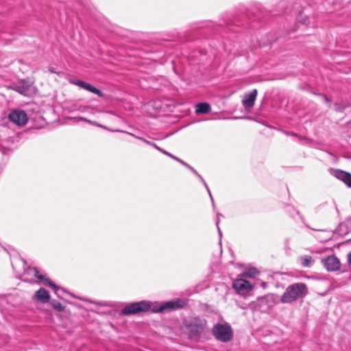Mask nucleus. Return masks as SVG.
<instances>
[{"mask_svg": "<svg viewBox=\"0 0 351 351\" xmlns=\"http://www.w3.org/2000/svg\"><path fill=\"white\" fill-rule=\"evenodd\" d=\"M13 88L20 94L25 96H29L34 92L32 83L25 80H21L14 84Z\"/></svg>", "mask_w": 351, "mask_h": 351, "instance_id": "6e6552de", "label": "nucleus"}, {"mask_svg": "<svg viewBox=\"0 0 351 351\" xmlns=\"http://www.w3.org/2000/svg\"><path fill=\"white\" fill-rule=\"evenodd\" d=\"M256 95V89H254L250 93L246 94L244 99L242 101L243 105L247 108L253 107L254 105Z\"/></svg>", "mask_w": 351, "mask_h": 351, "instance_id": "9b49d317", "label": "nucleus"}, {"mask_svg": "<svg viewBox=\"0 0 351 351\" xmlns=\"http://www.w3.org/2000/svg\"><path fill=\"white\" fill-rule=\"evenodd\" d=\"M258 274V271L256 268L253 267L245 271L243 274V276L244 277L256 278Z\"/></svg>", "mask_w": 351, "mask_h": 351, "instance_id": "dca6fc26", "label": "nucleus"}, {"mask_svg": "<svg viewBox=\"0 0 351 351\" xmlns=\"http://www.w3.org/2000/svg\"><path fill=\"white\" fill-rule=\"evenodd\" d=\"M176 161L180 162V164H182L184 167H186L187 165V164H188V163L185 162L184 161H183L182 160H181L179 158H178V160H176Z\"/></svg>", "mask_w": 351, "mask_h": 351, "instance_id": "bb28decb", "label": "nucleus"}, {"mask_svg": "<svg viewBox=\"0 0 351 351\" xmlns=\"http://www.w3.org/2000/svg\"><path fill=\"white\" fill-rule=\"evenodd\" d=\"M233 23H234L236 25H239V24L237 22H236V21H234V22H233Z\"/></svg>", "mask_w": 351, "mask_h": 351, "instance_id": "473e14b6", "label": "nucleus"}, {"mask_svg": "<svg viewBox=\"0 0 351 351\" xmlns=\"http://www.w3.org/2000/svg\"><path fill=\"white\" fill-rule=\"evenodd\" d=\"M299 260L301 265L304 267H311L314 263V261L309 255L302 256Z\"/></svg>", "mask_w": 351, "mask_h": 351, "instance_id": "4468645a", "label": "nucleus"}, {"mask_svg": "<svg viewBox=\"0 0 351 351\" xmlns=\"http://www.w3.org/2000/svg\"><path fill=\"white\" fill-rule=\"evenodd\" d=\"M51 306L53 309L58 312H62L64 311L65 307L58 301L53 300L50 302Z\"/></svg>", "mask_w": 351, "mask_h": 351, "instance_id": "f3484780", "label": "nucleus"}, {"mask_svg": "<svg viewBox=\"0 0 351 351\" xmlns=\"http://www.w3.org/2000/svg\"><path fill=\"white\" fill-rule=\"evenodd\" d=\"M343 109V108H338V107H336V110H339V111H341V110H342Z\"/></svg>", "mask_w": 351, "mask_h": 351, "instance_id": "7c9ffc66", "label": "nucleus"}, {"mask_svg": "<svg viewBox=\"0 0 351 351\" xmlns=\"http://www.w3.org/2000/svg\"><path fill=\"white\" fill-rule=\"evenodd\" d=\"M118 132H123V133H125L127 134H129L137 139H139L141 141H142L143 142H144L145 143H146L147 145H150L152 146V147H154L155 149H156L157 150H158L159 152H160L161 153L163 151V149L160 148V147H158L156 143H152L151 141H149L145 138H143V137H141V136H138L132 133H130V132H125V131H122V130H117Z\"/></svg>", "mask_w": 351, "mask_h": 351, "instance_id": "ddd939ff", "label": "nucleus"}, {"mask_svg": "<svg viewBox=\"0 0 351 351\" xmlns=\"http://www.w3.org/2000/svg\"><path fill=\"white\" fill-rule=\"evenodd\" d=\"M324 98H325V100H326V101H328V98H327L326 97H325Z\"/></svg>", "mask_w": 351, "mask_h": 351, "instance_id": "72a5a7b5", "label": "nucleus"}, {"mask_svg": "<svg viewBox=\"0 0 351 351\" xmlns=\"http://www.w3.org/2000/svg\"><path fill=\"white\" fill-rule=\"evenodd\" d=\"M331 175L341 180L348 187H351V173L340 169H330Z\"/></svg>", "mask_w": 351, "mask_h": 351, "instance_id": "1a4fd4ad", "label": "nucleus"}, {"mask_svg": "<svg viewBox=\"0 0 351 351\" xmlns=\"http://www.w3.org/2000/svg\"><path fill=\"white\" fill-rule=\"evenodd\" d=\"M297 20L302 24H308L309 23L308 18L306 16H303L301 13L299 14Z\"/></svg>", "mask_w": 351, "mask_h": 351, "instance_id": "6ab92c4d", "label": "nucleus"}, {"mask_svg": "<svg viewBox=\"0 0 351 351\" xmlns=\"http://www.w3.org/2000/svg\"><path fill=\"white\" fill-rule=\"evenodd\" d=\"M291 135L293 136H297V134H295V133H291Z\"/></svg>", "mask_w": 351, "mask_h": 351, "instance_id": "2f4dec72", "label": "nucleus"}, {"mask_svg": "<svg viewBox=\"0 0 351 351\" xmlns=\"http://www.w3.org/2000/svg\"><path fill=\"white\" fill-rule=\"evenodd\" d=\"M307 293L308 289L304 283H293L287 287L280 298V302L282 303H291L298 299L303 298Z\"/></svg>", "mask_w": 351, "mask_h": 351, "instance_id": "7ed1b4c3", "label": "nucleus"}, {"mask_svg": "<svg viewBox=\"0 0 351 351\" xmlns=\"http://www.w3.org/2000/svg\"><path fill=\"white\" fill-rule=\"evenodd\" d=\"M213 335L221 342H228L232 338V330L230 325L217 324L213 328Z\"/></svg>", "mask_w": 351, "mask_h": 351, "instance_id": "39448f33", "label": "nucleus"}, {"mask_svg": "<svg viewBox=\"0 0 351 351\" xmlns=\"http://www.w3.org/2000/svg\"><path fill=\"white\" fill-rule=\"evenodd\" d=\"M202 184H204V187L206 188V189L207 192L208 193L209 196H210V200H211V202H212L213 206V208H215V204L214 199H213V195H212V194H211V192H210V189H209V187L208 186V185H207V184H206V182H205L204 183H202Z\"/></svg>", "mask_w": 351, "mask_h": 351, "instance_id": "412c9836", "label": "nucleus"}, {"mask_svg": "<svg viewBox=\"0 0 351 351\" xmlns=\"http://www.w3.org/2000/svg\"><path fill=\"white\" fill-rule=\"evenodd\" d=\"M210 110V106L208 103H199L196 105V112L197 114H206Z\"/></svg>", "mask_w": 351, "mask_h": 351, "instance_id": "2eb2a0df", "label": "nucleus"}, {"mask_svg": "<svg viewBox=\"0 0 351 351\" xmlns=\"http://www.w3.org/2000/svg\"><path fill=\"white\" fill-rule=\"evenodd\" d=\"M73 84L80 86L82 88L85 89L86 88V86L87 85L88 83H86L85 82H83V81H81V80H75V81L73 82Z\"/></svg>", "mask_w": 351, "mask_h": 351, "instance_id": "aec40b11", "label": "nucleus"}, {"mask_svg": "<svg viewBox=\"0 0 351 351\" xmlns=\"http://www.w3.org/2000/svg\"><path fill=\"white\" fill-rule=\"evenodd\" d=\"M49 71L51 72V73H58V72L56 71L55 68L53 67H50L49 69Z\"/></svg>", "mask_w": 351, "mask_h": 351, "instance_id": "c85d7f7f", "label": "nucleus"}, {"mask_svg": "<svg viewBox=\"0 0 351 351\" xmlns=\"http://www.w3.org/2000/svg\"><path fill=\"white\" fill-rule=\"evenodd\" d=\"M23 280L29 282L43 283L44 285L51 287L58 297H61L60 291L64 292V290L62 288L58 287L49 278H45L44 275L40 274L36 267H29L25 269Z\"/></svg>", "mask_w": 351, "mask_h": 351, "instance_id": "f03ea898", "label": "nucleus"}, {"mask_svg": "<svg viewBox=\"0 0 351 351\" xmlns=\"http://www.w3.org/2000/svg\"><path fill=\"white\" fill-rule=\"evenodd\" d=\"M324 267L330 271H337L340 268V261L335 256H329L322 260Z\"/></svg>", "mask_w": 351, "mask_h": 351, "instance_id": "9d476101", "label": "nucleus"}, {"mask_svg": "<svg viewBox=\"0 0 351 351\" xmlns=\"http://www.w3.org/2000/svg\"><path fill=\"white\" fill-rule=\"evenodd\" d=\"M34 298L41 303H47L50 300L49 292L44 288H40L34 295Z\"/></svg>", "mask_w": 351, "mask_h": 351, "instance_id": "f8f14e48", "label": "nucleus"}, {"mask_svg": "<svg viewBox=\"0 0 351 351\" xmlns=\"http://www.w3.org/2000/svg\"><path fill=\"white\" fill-rule=\"evenodd\" d=\"M223 217L222 214H221V213H217V214L216 226H217V230H218L219 235V237H221V235H222L221 231V230H220V228H219V220H220V219H219V217Z\"/></svg>", "mask_w": 351, "mask_h": 351, "instance_id": "4be33fe9", "label": "nucleus"}, {"mask_svg": "<svg viewBox=\"0 0 351 351\" xmlns=\"http://www.w3.org/2000/svg\"><path fill=\"white\" fill-rule=\"evenodd\" d=\"M176 161L180 162V164H182L184 167H186L187 165V164H188V163L185 162L184 161H183L182 160H181L179 158H178V160H176Z\"/></svg>", "mask_w": 351, "mask_h": 351, "instance_id": "a878e982", "label": "nucleus"}, {"mask_svg": "<svg viewBox=\"0 0 351 351\" xmlns=\"http://www.w3.org/2000/svg\"><path fill=\"white\" fill-rule=\"evenodd\" d=\"M186 302L182 299L167 301L161 304L142 300L127 304L121 310L123 315H136L151 311L154 313H165L184 307Z\"/></svg>", "mask_w": 351, "mask_h": 351, "instance_id": "f257e3e1", "label": "nucleus"}, {"mask_svg": "<svg viewBox=\"0 0 351 351\" xmlns=\"http://www.w3.org/2000/svg\"><path fill=\"white\" fill-rule=\"evenodd\" d=\"M348 263L351 266V252L348 254Z\"/></svg>", "mask_w": 351, "mask_h": 351, "instance_id": "cd10ccee", "label": "nucleus"}, {"mask_svg": "<svg viewBox=\"0 0 351 351\" xmlns=\"http://www.w3.org/2000/svg\"><path fill=\"white\" fill-rule=\"evenodd\" d=\"M184 325L189 337L197 340L204 330L206 322L197 317H191L184 320Z\"/></svg>", "mask_w": 351, "mask_h": 351, "instance_id": "20e7f679", "label": "nucleus"}, {"mask_svg": "<svg viewBox=\"0 0 351 351\" xmlns=\"http://www.w3.org/2000/svg\"><path fill=\"white\" fill-rule=\"evenodd\" d=\"M232 287L236 292L241 295L249 293L253 289L252 284L241 278L236 279L232 283Z\"/></svg>", "mask_w": 351, "mask_h": 351, "instance_id": "423d86ee", "label": "nucleus"}, {"mask_svg": "<svg viewBox=\"0 0 351 351\" xmlns=\"http://www.w3.org/2000/svg\"><path fill=\"white\" fill-rule=\"evenodd\" d=\"M186 167L187 169H189L193 174L197 173V171L193 167H191L190 165L187 164Z\"/></svg>", "mask_w": 351, "mask_h": 351, "instance_id": "b1692460", "label": "nucleus"}, {"mask_svg": "<svg viewBox=\"0 0 351 351\" xmlns=\"http://www.w3.org/2000/svg\"><path fill=\"white\" fill-rule=\"evenodd\" d=\"M162 153L163 154H165V155H166V156H167L170 157L171 158H172V159L175 160H178V157H176V156H175L172 155L171 154H170L169 152H167V151H166V150H165V149H163V151H162Z\"/></svg>", "mask_w": 351, "mask_h": 351, "instance_id": "5701e85b", "label": "nucleus"}, {"mask_svg": "<svg viewBox=\"0 0 351 351\" xmlns=\"http://www.w3.org/2000/svg\"><path fill=\"white\" fill-rule=\"evenodd\" d=\"M328 2V4H334L335 3V0H325Z\"/></svg>", "mask_w": 351, "mask_h": 351, "instance_id": "c756f323", "label": "nucleus"}, {"mask_svg": "<svg viewBox=\"0 0 351 351\" xmlns=\"http://www.w3.org/2000/svg\"><path fill=\"white\" fill-rule=\"evenodd\" d=\"M194 175H195L198 178V179L201 181L202 183H204L205 182L204 179L197 172V173H195Z\"/></svg>", "mask_w": 351, "mask_h": 351, "instance_id": "393cba45", "label": "nucleus"}, {"mask_svg": "<svg viewBox=\"0 0 351 351\" xmlns=\"http://www.w3.org/2000/svg\"><path fill=\"white\" fill-rule=\"evenodd\" d=\"M85 90H88L89 92H91L93 93H95V94L97 95L99 97H101L103 95V93H102V92L100 90H99L98 88L94 87L93 86H92L90 84H87V85L86 86Z\"/></svg>", "mask_w": 351, "mask_h": 351, "instance_id": "a211bd4d", "label": "nucleus"}, {"mask_svg": "<svg viewBox=\"0 0 351 351\" xmlns=\"http://www.w3.org/2000/svg\"><path fill=\"white\" fill-rule=\"evenodd\" d=\"M9 119L17 125H24L27 123L28 118L25 111L21 110H12L9 114Z\"/></svg>", "mask_w": 351, "mask_h": 351, "instance_id": "0eeeda50", "label": "nucleus"}]
</instances>
